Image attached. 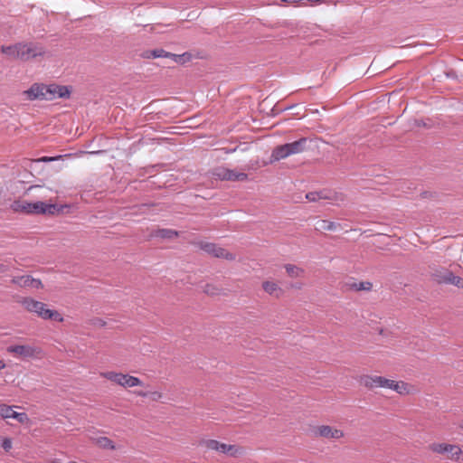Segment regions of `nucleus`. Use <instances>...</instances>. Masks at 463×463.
<instances>
[{
	"label": "nucleus",
	"instance_id": "1",
	"mask_svg": "<svg viewBox=\"0 0 463 463\" xmlns=\"http://www.w3.org/2000/svg\"><path fill=\"white\" fill-rule=\"evenodd\" d=\"M64 207V205H58L56 203H45L43 202L29 203L22 200H16L11 204V209L14 212L26 214L54 215L61 213Z\"/></svg>",
	"mask_w": 463,
	"mask_h": 463
},
{
	"label": "nucleus",
	"instance_id": "2",
	"mask_svg": "<svg viewBox=\"0 0 463 463\" xmlns=\"http://www.w3.org/2000/svg\"><path fill=\"white\" fill-rule=\"evenodd\" d=\"M309 142L307 137H301L291 143H286L284 145L277 146L272 150L270 156V163L279 161L291 155L299 154L307 150V143Z\"/></svg>",
	"mask_w": 463,
	"mask_h": 463
},
{
	"label": "nucleus",
	"instance_id": "3",
	"mask_svg": "<svg viewBox=\"0 0 463 463\" xmlns=\"http://www.w3.org/2000/svg\"><path fill=\"white\" fill-rule=\"evenodd\" d=\"M22 304L26 310L37 314L38 317H40L43 319H49L58 322L63 321V317L58 311L47 308L46 304L41 301H37L31 298H24L22 300Z\"/></svg>",
	"mask_w": 463,
	"mask_h": 463
},
{
	"label": "nucleus",
	"instance_id": "4",
	"mask_svg": "<svg viewBox=\"0 0 463 463\" xmlns=\"http://www.w3.org/2000/svg\"><path fill=\"white\" fill-rule=\"evenodd\" d=\"M21 46L23 47L17 52V60L22 61H27L30 59H35L45 54L44 47L37 43L21 42Z\"/></svg>",
	"mask_w": 463,
	"mask_h": 463
},
{
	"label": "nucleus",
	"instance_id": "5",
	"mask_svg": "<svg viewBox=\"0 0 463 463\" xmlns=\"http://www.w3.org/2000/svg\"><path fill=\"white\" fill-rule=\"evenodd\" d=\"M197 245L204 252L215 258L224 259L227 260H234L236 258L233 253L229 252L227 250L215 243L200 241Z\"/></svg>",
	"mask_w": 463,
	"mask_h": 463
},
{
	"label": "nucleus",
	"instance_id": "6",
	"mask_svg": "<svg viewBox=\"0 0 463 463\" xmlns=\"http://www.w3.org/2000/svg\"><path fill=\"white\" fill-rule=\"evenodd\" d=\"M71 93V89L69 86H62L58 84H44V100H53L56 98L69 99Z\"/></svg>",
	"mask_w": 463,
	"mask_h": 463
},
{
	"label": "nucleus",
	"instance_id": "7",
	"mask_svg": "<svg viewBox=\"0 0 463 463\" xmlns=\"http://www.w3.org/2000/svg\"><path fill=\"white\" fill-rule=\"evenodd\" d=\"M103 375L108 380L112 381L123 387H134L142 384V382L137 377L121 373L107 372Z\"/></svg>",
	"mask_w": 463,
	"mask_h": 463
},
{
	"label": "nucleus",
	"instance_id": "8",
	"mask_svg": "<svg viewBox=\"0 0 463 463\" xmlns=\"http://www.w3.org/2000/svg\"><path fill=\"white\" fill-rule=\"evenodd\" d=\"M6 351L22 359L35 357L40 354L39 348L28 345H12L7 346Z\"/></svg>",
	"mask_w": 463,
	"mask_h": 463
},
{
	"label": "nucleus",
	"instance_id": "9",
	"mask_svg": "<svg viewBox=\"0 0 463 463\" xmlns=\"http://www.w3.org/2000/svg\"><path fill=\"white\" fill-rule=\"evenodd\" d=\"M393 382V380H390L382 376L370 375H364L360 380V383L368 389H373L375 387L392 389Z\"/></svg>",
	"mask_w": 463,
	"mask_h": 463
},
{
	"label": "nucleus",
	"instance_id": "10",
	"mask_svg": "<svg viewBox=\"0 0 463 463\" xmlns=\"http://www.w3.org/2000/svg\"><path fill=\"white\" fill-rule=\"evenodd\" d=\"M0 417L3 419H14L20 423H25L29 420L26 413L14 411L13 407L5 404L0 405Z\"/></svg>",
	"mask_w": 463,
	"mask_h": 463
},
{
	"label": "nucleus",
	"instance_id": "11",
	"mask_svg": "<svg viewBox=\"0 0 463 463\" xmlns=\"http://www.w3.org/2000/svg\"><path fill=\"white\" fill-rule=\"evenodd\" d=\"M12 283L18 285L21 288H43V285L38 279H34L30 275L14 277L12 279Z\"/></svg>",
	"mask_w": 463,
	"mask_h": 463
},
{
	"label": "nucleus",
	"instance_id": "12",
	"mask_svg": "<svg viewBox=\"0 0 463 463\" xmlns=\"http://www.w3.org/2000/svg\"><path fill=\"white\" fill-rule=\"evenodd\" d=\"M28 100H44V84L33 83L27 90L23 93Z\"/></svg>",
	"mask_w": 463,
	"mask_h": 463
},
{
	"label": "nucleus",
	"instance_id": "13",
	"mask_svg": "<svg viewBox=\"0 0 463 463\" xmlns=\"http://www.w3.org/2000/svg\"><path fill=\"white\" fill-rule=\"evenodd\" d=\"M316 434L332 439H338L344 436V432L341 430L333 429L327 425H322L317 428Z\"/></svg>",
	"mask_w": 463,
	"mask_h": 463
},
{
	"label": "nucleus",
	"instance_id": "14",
	"mask_svg": "<svg viewBox=\"0 0 463 463\" xmlns=\"http://www.w3.org/2000/svg\"><path fill=\"white\" fill-rule=\"evenodd\" d=\"M439 282L454 285L458 288H463V278L454 275L452 271L448 269L444 270V272L439 276Z\"/></svg>",
	"mask_w": 463,
	"mask_h": 463
},
{
	"label": "nucleus",
	"instance_id": "15",
	"mask_svg": "<svg viewBox=\"0 0 463 463\" xmlns=\"http://www.w3.org/2000/svg\"><path fill=\"white\" fill-rule=\"evenodd\" d=\"M22 47L23 46H21V43H17L12 45H2L1 52L14 60H17V52L20 51Z\"/></svg>",
	"mask_w": 463,
	"mask_h": 463
},
{
	"label": "nucleus",
	"instance_id": "16",
	"mask_svg": "<svg viewBox=\"0 0 463 463\" xmlns=\"http://www.w3.org/2000/svg\"><path fill=\"white\" fill-rule=\"evenodd\" d=\"M155 237H160L162 239L172 240L178 237V232L172 229H158L152 233Z\"/></svg>",
	"mask_w": 463,
	"mask_h": 463
},
{
	"label": "nucleus",
	"instance_id": "17",
	"mask_svg": "<svg viewBox=\"0 0 463 463\" xmlns=\"http://www.w3.org/2000/svg\"><path fill=\"white\" fill-rule=\"evenodd\" d=\"M453 444L448 443H432L430 445V449L438 454H447L449 455L450 449L449 447H452Z\"/></svg>",
	"mask_w": 463,
	"mask_h": 463
},
{
	"label": "nucleus",
	"instance_id": "18",
	"mask_svg": "<svg viewBox=\"0 0 463 463\" xmlns=\"http://www.w3.org/2000/svg\"><path fill=\"white\" fill-rule=\"evenodd\" d=\"M284 268L290 278H300L303 277L305 273V270L302 268L293 264H286Z\"/></svg>",
	"mask_w": 463,
	"mask_h": 463
},
{
	"label": "nucleus",
	"instance_id": "19",
	"mask_svg": "<svg viewBox=\"0 0 463 463\" xmlns=\"http://www.w3.org/2000/svg\"><path fill=\"white\" fill-rule=\"evenodd\" d=\"M349 289L354 290V291H370L373 288V284L369 281H361V282H353L350 284H347Z\"/></svg>",
	"mask_w": 463,
	"mask_h": 463
},
{
	"label": "nucleus",
	"instance_id": "20",
	"mask_svg": "<svg viewBox=\"0 0 463 463\" xmlns=\"http://www.w3.org/2000/svg\"><path fill=\"white\" fill-rule=\"evenodd\" d=\"M338 227H340L339 223L330 222L327 220H320L317 222V230H322V231H335Z\"/></svg>",
	"mask_w": 463,
	"mask_h": 463
},
{
	"label": "nucleus",
	"instance_id": "21",
	"mask_svg": "<svg viewBox=\"0 0 463 463\" xmlns=\"http://www.w3.org/2000/svg\"><path fill=\"white\" fill-rule=\"evenodd\" d=\"M248 180V175L243 172H236L235 170L230 169L226 181L232 182H243Z\"/></svg>",
	"mask_w": 463,
	"mask_h": 463
},
{
	"label": "nucleus",
	"instance_id": "22",
	"mask_svg": "<svg viewBox=\"0 0 463 463\" xmlns=\"http://www.w3.org/2000/svg\"><path fill=\"white\" fill-rule=\"evenodd\" d=\"M192 58H193V55L189 52H185L182 54H175V53L171 54V59L178 64H184V63L190 61L192 60Z\"/></svg>",
	"mask_w": 463,
	"mask_h": 463
},
{
	"label": "nucleus",
	"instance_id": "23",
	"mask_svg": "<svg viewBox=\"0 0 463 463\" xmlns=\"http://www.w3.org/2000/svg\"><path fill=\"white\" fill-rule=\"evenodd\" d=\"M229 171V168L219 166L213 170L212 175L216 179L226 181Z\"/></svg>",
	"mask_w": 463,
	"mask_h": 463
},
{
	"label": "nucleus",
	"instance_id": "24",
	"mask_svg": "<svg viewBox=\"0 0 463 463\" xmlns=\"http://www.w3.org/2000/svg\"><path fill=\"white\" fill-rule=\"evenodd\" d=\"M95 443L102 449H115L113 441L107 437H99V438L95 439Z\"/></svg>",
	"mask_w": 463,
	"mask_h": 463
},
{
	"label": "nucleus",
	"instance_id": "25",
	"mask_svg": "<svg viewBox=\"0 0 463 463\" xmlns=\"http://www.w3.org/2000/svg\"><path fill=\"white\" fill-rule=\"evenodd\" d=\"M450 453L447 456V458L452 461L458 462L463 451L458 445H454L449 447Z\"/></svg>",
	"mask_w": 463,
	"mask_h": 463
},
{
	"label": "nucleus",
	"instance_id": "26",
	"mask_svg": "<svg viewBox=\"0 0 463 463\" xmlns=\"http://www.w3.org/2000/svg\"><path fill=\"white\" fill-rule=\"evenodd\" d=\"M262 288L265 292H267L269 295L274 294L277 291L281 292V288H279L278 284L272 281H264L262 283Z\"/></svg>",
	"mask_w": 463,
	"mask_h": 463
},
{
	"label": "nucleus",
	"instance_id": "27",
	"mask_svg": "<svg viewBox=\"0 0 463 463\" xmlns=\"http://www.w3.org/2000/svg\"><path fill=\"white\" fill-rule=\"evenodd\" d=\"M172 52H166L164 49H155L152 50L151 55L153 59L156 58H170L171 59Z\"/></svg>",
	"mask_w": 463,
	"mask_h": 463
},
{
	"label": "nucleus",
	"instance_id": "28",
	"mask_svg": "<svg viewBox=\"0 0 463 463\" xmlns=\"http://www.w3.org/2000/svg\"><path fill=\"white\" fill-rule=\"evenodd\" d=\"M392 390H394L400 394L407 392V384L403 382H393Z\"/></svg>",
	"mask_w": 463,
	"mask_h": 463
},
{
	"label": "nucleus",
	"instance_id": "29",
	"mask_svg": "<svg viewBox=\"0 0 463 463\" xmlns=\"http://www.w3.org/2000/svg\"><path fill=\"white\" fill-rule=\"evenodd\" d=\"M220 289L213 284H206L203 288V292L210 296H214L219 293Z\"/></svg>",
	"mask_w": 463,
	"mask_h": 463
},
{
	"label": "nucleus",
	"instance_id": "30",
	"mask_svg": "<svg viewBox=\"0 0 463 463\" xmlns=\"http://www.w3.org/2000/svg\"><path fill=\"white\" fill-rule=\"evenodd\" d=\"M233 449H234V446L227 445L225 443L220 442L217 451H220V452L224 453V454H231V455H232L233 453L232 451Z\"/></svg>",
	"mask_w": 463,
	"mask_h": 463
},
{
	"label": "nucleus",
	"instance_id": "31",
	"mask_svg": "<svg viewBox=\"0 0 463 463\" xmlns=\"http://www.w3.org/2000/svg\"><path fill=\"white\" fill-rule=\"evenodd\" d=\"M207 449L212 450H218L220 441L215 439H206L202 442Z\"/></svg>",
	"mask_w": 463,
	"mask_h": 463
},
{
	"label": "nucleus",
	"instance_id": "32",
	"mask_svg": "<svg viewBox=\"0 0 463 463\" xmlns=\"http://www.w3.org/2000/svg\"><path fill=\"white\" fill-rule=\"evenodd\" d=\"M1 447L7 452L12 449V439L10 438H4Z\"/></svg>",
	"mask_w": 463,
	"mask_h": 463
},
{
	"label": "nucleus",
	"instance_id": "33",
	"mask_svg": "<svg viewBox=\"0 0 463 463\" xmlns=\"http://www.w3.org/2000/svg\"><path fill=\"white\" fill-rule=\"evenodd\" d=\"M306 198L309 201V202H317L319 200V194H317V191L315 192H309L306 194Z\"/></svg>",
	"mask_w": 463,
	"mask_h": 463
},
{
	"label": "nucleus",
	"instance_id": "34",
	"mask_svg": "<svg viewBox=\"0 0 463 463\" xmlns=\"http://www.w3.org/2000/svg\"><path fill=\"white\" fill-rule=\"evenodd\" d=\"M61 157H62V156H43L40 159H38V161L39 162H52V161L58 160V159H60Z\"/></svg>",
	"mask_w": 463,
	"mask_h": 463
},
{
	"label": "nucleus",
	"instance_id": "35",
	"mask_svg": "<svg viewBox=\"0 0 463 463\" xmlns=\"http://www.w3.org/2000/svg\"><path fill=\"white\" fill-rule=\"evenodd\" d=\"M149 396L153 401H158L162 397V393L159 392H149Z\"/></svg>",
	"mask_w": 463,
	"mask_h": 463
},
{
	"label": "nucleus",
	"instance_id": "36",
	"mask_svg": "<svg viewBox=\"0 0 463 463\" xmlns=\"http://www.w3.org/2000/svg\"><path fill=\"white\" fill-rule=\"evenodd\" d=\"M9 269V266L5 262L0 261V273H5Z\"/></svg>",
	"mask_w": 463,
	"mask_h": 463
},
{
	"label": "nucleus",
	"instance_id": "37",
	"mask_svg": "<svg viewBox=\"0 0 463 463\" xmlns=\"http://www.w3.org/2000/svg\"><path fill=\"white\" fill-rule=\"evenodd\" d=\"M151 52H152V50H147V51L144 52L141 56L145 59H153Z\"/></svg>",
	"mask_w": 463,
	"mask_h": 463
},
{
	"label": "nucleus",
	"instance_id": "38",
	"mask_svg": "<svg viewBox=\"0 0 463 463\" xmlns=\"http://www.w3.org/2000/svg\"><path fill=\"white\" fill-rule=\"evenodd\" d=\"M317 194H319V200L320 199H330V196L325 191H318Z\"/></svg>",
	"mask_w": 463,
	"mask_h": 463
},
{
	"label": "nucleus",
	"instance_id": "39",
	"mask_svg": "<svg viewBox=\"0 0 463 463\" xmlns=\"http://www.w3.org/2000/svg\"><path fill=\"white\" fill-rule=\"evenodd\" d=\"M137 394L141 397H148L150 393L149 392L139 391L137 392Z\"/></svg>",
	"mask_w": 463,
	"mask_h": 463
},
{
	"label": "nucleus",
	"instance_id": "40",
	"mask_svg": "<svg viewBox=\"0 0 463 463\" xmlns=\"http://www.w3.org/2000/svg\"><path fill=\"white\" fill-rule=\"evenodd\" d=\"M5 363L2 360H0V370L5 368Z\"/></svg>",
	"mask_w": 463,
	"mask_h": 463
},
{
	"label": "nucleus",
	"instance_id": "41",
	"mask_svg": "<svg viewBox=\"0 0 463 463\" xmlns=\"http://www.w3.org/2000/svg\"><path fill=\"white\" fill-rule=\"evenodd\" d=\"M427 194H428V192H423V193L421 194V196H422V197H427Z\"/></svg>",
	"mask_w": 463,
	"mask_h": 463
},
{
	"label": "nucleus",
	"instance_id": "42",
	"mask_svg": "<svg viewBox=\"0 0 463 463\" xmlns=\"http://www.w3.org/2000/svg\"><path fill=\"white\" fill-rule=\"evenodd\" d=\"M99 325L103 326L105 325V322L99 320Z\"/></svg>",
	"mask_w": 463,
	"mask_h": 463
},
{
	"label": "nucleus",
	"instance_id": "43",
	"mask_svg": "<svg viewBox=\"0 0 463 463\" xmlns=\"http://www.w3.org/2000/svg\"><path fill=\"white\" fill-rule=\"evenodd\" d=\"M294 287H295V288H301V284H299V285H295Z\"/></svg>",
	"mask_w": 463,
	"mask_h": 463
}]
</instances>
